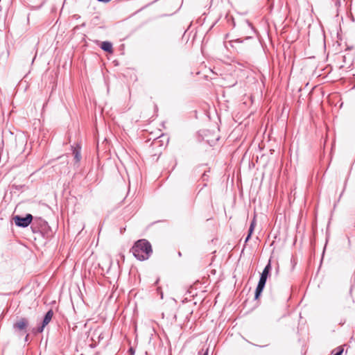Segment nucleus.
I'll use <instances>...</instances> for the list:
<instances>
[{"instance_id": "obj_27", "label": "nucleus", "mask_w": 355, "mask_h": 355, "mask_svg": "<svg viewBox=\"0 0 355 355\" xmlns=\"http://www.w3.org/2000/svg\"><path fill=\"white\" fill-rule=\"evenodd\" d=\"M207 354H208V352H207V350L205 353H203L202 355H207Z\"/></svg>"}, {"instance_id": "obj_18", "label": "nucleus", "mask_w": 355, "mask_h": 355, "mask_svg": "<svg viewBox=\"0 0 355 355\" xmlns=\"http://www.w3.org/2000/svg\"><path fill=\"white\" fill-rule=\"evenodd\" d=\"M346 58H346V56H345V55H343V62H346V61H347V59H346Z\"/></svg>"}, {"instance_id": "obj_24", "label": "nucleus", "mask_w": 355, "mask_h": 355, "mask_svg": "<svg viewBox=\"0 0 355 355\" xmlns=\"http://www.w3.org/2000/svg\"><path fill=\"white\" fill-rule=\"evenodd\" d=\"M48 300H49V297L46 295V300H45L46 303L47 302Z\"/></svg>"}, {"instance_id": "obj_26", "label": "nucleus", "mask_w": 355, "mask_h": 355, "mask_svg": "<svg viewBox=\"0 0 355 355\" xmlns=\"http://www.w3.org/2000/svg\"><path fill=\"white\" fill-rule=\"evenodd\" d=\"M53 306L51 307L48 311H53Z\"/></svg>"}, {"instance_id": "obj_11", "label": "nucleus", "mask_w": 355, "mask_h": 355, "mask_svg": "<svg viewBox=\"0 0 355 355\" xmlns=\"http://www.w3.org/2000/svg\"><path fill=\"white\" fill-rule=\"evenodd\" d=\"M73 153H74V158H75L76 161V162H79L80 160V158H81L80 152L76 150H75L73 151Z\"/></svg>"}, {"instance_id": "obj_9", "label": "nucleus", "mask_w": 355, "mask_h": 355, "mask_svg": "<svg viewBox=\"0 0 355 355\" xmlns=\"http://www.w3.org/2000/svg\"><path fill=\"white\" fill-rule=\"evenodd\" d=\"M254 226H255V220H253L251 223H250V227H249V230H248V235L249 236H252L253 232H254Z\"/></svg>"}, {"instance_id": "obj_4", "label": "nucleus", "mask_w": 355, "mask_h": 355, "mask_svg": "<svg viewBox=\"0 0 355 355\" xmlns=\"http://www.w3.org/2000/svg\"><path fill=\"white\" fill-rule=\"evenodd\" d=\"M28 320L26 318H21L13 324V328L16 330L23 331L28 327Z\"/></svg>"}, {"instance_id": "obj_19", "label": "nucleus", "mask_w": 355, "mask_h": 355, "mask_svg": "<svg viewBox=\"0 0 355 355\" xmlns=\"http://www.w3.org/2000/svg\"><path fill=\"white\" fill-rule=\"evenodd\" d=\"M100 338H103V336H102L101 333L98 334V340H100Z\"/></svg>"}, {"instance_id": "obj_5", "label": "nucleus", "mask_w": 355, "mask_h": 355, "mask_svg": "<svg viewBox=\"0 0 355 355\" xmlns=\"http://www.w3.org/2000/svg\"><path fill=\"white\" fill-rule=\"evenodd\" d=\"M101 48L107 53H112L113 51L112 44L108 41L103 42L101 44Z\"/></svg>"}, {"instance_id": "obj_1", "label": "nucleus", "mask_w": 355, "mask_h": 355, "mask_svg": "<svg viewBox=\"0 0 355 355\" xmlns=\"http://www.w3.org/2000/svg\"><path fill=\"white\" fill-rule=\"evenodd\" d=\"M135 257L139 261L147 260L153 252L150 242L146 239H140L136 241L130 249Z\"/></svg>"}, {"instance_id": "obj_3", "label": "nucleus", "mask_w": 355, "mask_h": 355, "mask_svg": "<svg viewBox=\"0 0 355 355\" xmlns=\"http://www.w3.org/2000/svg\"><path fill=\"white\" fill-rule=\"evenodd\" d=\"M271 271V263L270 261L267 263V265L265 266L264 269L263 270L262 272L261 273L259 282L263 283H266L268 277L270 276Z\"/></svg>"}, {"instance_id": "obj_29", "label": "nucleus", "mask_w": 355, "mask_h": 355, "mask_svg": "<svg viewBox=\"0 0 355 355\" xmlns=\"http://www.w3.org/2000/svg\"><path fill=\"white\" fill-rule=\"evenodd\" d=\"M130 352H132V354H134V352H132V349H130Z\"/></svg>"}, {"instance_id": "obj_20", "label": "nucleus", "mask_w": 355, "mask_h": 355, "mask_svg": "<svg viewBox=\"0 0 355 355\" xmlns=\"http://www.w3.org/2000/svg\"><path fill=\"white\" fill-rule=\"evenodd\" d=\"M100 338H103V336H102L101 333L98 334V340H100Z\"/></svg>"}, {"instance_id": "obj_10", "label": "nucleus", "mask_w": 355, "mask_h": 355, "mask_svg": "<svg viewBox=\"0 0 355 355\" xmlns=\"http://www.w3.org/2000/svg\"><path fill=\"white\" fill-rule=\"evenodd\" d=\"M53 312H46V325L51 321Z\"/></svg>"}, {"instance_id": "obj_13", "label": "nucleus", "mask_w": 355, "mask_h": 355, "mask_svg": "<svg viewBox=\"0 0 355 355\" xmlns=\"http://www.w3.org/2000/svg\"><path fill=\"white\" fill-rule=\"evenodd\" d=\"M202 181H207L208 175H207L206 172H204V173L202 174Z\"/></svg>"}, {"instance_id": "obj_22", "label": "nucleus", "mask_w": 355, "mask_h": 355, "mask_svg": "<svg viewBox=\"0 0 355 355\" xmlns=\"http://www.w3.org/2000/svg\"><path fill=\"white\" fill-rule=\"evenodd\" d=\"M159 281V279H157L156 280V282H155V285H157V284H158Z\"/></svg>"}, {"instance_id": "obj_23", "label": "nucleus", "mask_w": 355, "mask_h": 355, "mask_svg": "<svg viewBox=\"0 0 355 355\" xmlns=\"http://www.w3.org/2000/svg\"><path fill=\"white\" fill-rule=\"evenodd\" d=\"M45 224H46V227L48 226V223H47V222H46V221L45 222ZM46 234H47V231L46 230Z\"/></svg>"}, {"instance_id": "obj_6", "label": "nucleus", "mask_w": 355, "mask_h": 355, "mask_svg": "<svg viewBox=\"0 0 355 355\" xmlns=\"http://www.w3.org/2000/svg\"><path fill=\"white\" fill-rule=\"evenodd\" d=\"M266 286L265 283L261 282L259 281L257 286L255 290V294H254V298L258 299L259 297L261 295V293L263 292V290Z\"/></svg>"}, {"instance_id": "obj_30", "label": "nucleus", "mask_w": 355, "mask_h": 355, "mask_svg": "<svg viewBox=\"0 0 355 355\" xmlns=\"http://www.w3.org/2000/svg\"><path fill=\"white\" fill-rule=\"evenodd\" d=\"M130 352H132V354H134V352H132V349H130Z\"/></svg>"}, {"instance_id": "obj_8", "label": "nucleus", "mask_w": 355, "mask_h": 355, "mask_svg": "<svg viewBox=\"0 0 355 355\" xmlns=\"http://www.w3.org/2000/svg\"><path fill=\"white\" fill-rule=\"evenodd\" d=\"M343 347L342 346H340V347H336V349H334L332 352H331V354L333 355H342L343 352Z\"/></svg>"}, {"instance_id": "obj_14", "label": "nucleus", "mask_w": 355, "mask_h": 355, "mask_svg": "<svg viewBox=\"0 0 355 355\" xmlns=\"http://www.w3.org/2000/svg\"><path fill=\"white\" fill-rule=\"evenodd\" d=\"M157 292H158L159 293H160L161 298H163V293H162V291H161L160 288H157Z\"/></svg>"}, {"instance_id": "obj_21", "label": "nucleus", "mask_w": 355, "mask_h": 355, "mask_svg": "<svg viewBox=\"0 0 355 355\" xmlns=\"http://www.w3.org/2000/svg\"><path fill=\"white\" fill-rule=\"evenodd\" d=\"M28 334H27V335L26 336L25 341H28Z\"/></svg>"}, {"instance_id": "obj_25", "label": "nucleus", "mask_w": 355, "mask_h": 355, "mask_svg": "<svg viewBox=\"0 0 355 355\" xmlns=\"http://www.w3.org/2000/svg\"><path fill=\"white\" fill-rule=\"evenodd\" d=\"M51 303H52V304H55V300H52V301L51 302Z\"/></svg>"}, {"instance_id": "obj_28", "label": "nucleus", "mask_w": 355, "mask_h": 355, "mask_svg": "<svg viewBox=\"0 0 355 355\" xmlns=\"http://www.w3.org/2000/svg\"><path fill=\"white\" fill-rule=\"evenodd\" d=\"M250 38H251L250 37H247L245 39H246V40H249V39H250Z\"/></svg>"}, {"instance_id": "obj_12", "label": "nucleus", "mask_w": 355, "mask_h": 355, "mask_svg": "<svg viewBox=\"0 0 355 355\" xmlns=\"http://www.w3.org/2000/svg\"><path fill=\"white\" fill-rule=\"evenodd\" d=\"M334 4L335 6L337 8H339L341 6L342 1H345V0H331Z\"/></svg>"}, {"instance_id": "obj_31", "label": "nucleus", "mask_w": 355, "mask_h": 355, "mask_svg": "<svg viewBox=\"0 0 355 355\" xmlns=\"http://www.w3.org/2000/svg\"><path fill=\"white\" fill-rule=\"evenodd\" d=\"M44 108V104L42 105V110Z\"/></svg>"}, {"instance_id": "obj_15", "label": "nucleus", "mask_w": 355, "mask_h": 355, "mask_svg": "<svg viewBox=\"0 0 355 355\" xmlns=\"http://www.w3.org/2000/svg\"><path fill=\"white\" fill-rule=\"evenodd\" d=\"M250 238H251V236L247 235V236L245 239V243H246L250 240Z\"/></svg>"}, {"instance_id": "obj_17", "label": "nucleus", "mask_w": 355, "mask_h": 355, "mask_svg": "<svg viewBox=\"0 0 355 355\" xmlns=\"http://www.w3.org/2000/svg\"><path fill=\"white\" fill-rule=\"evenodd\" d=\"M233 42H242L243 40L241 39H240V38H238V39L234 40Z\"/></svg>"}, {"instance_id": "obj_16", "label": "nucleus", "mask_w": 355, "mask_h": 355, "mask_svg": "<svg viewBox=\"0 0 355 355\" xmlns=\"http://www.w3.org/2000/svg\"><path fill=\"white\" fill-rule=\"evenodd\" d=\"M97 1H99V2H103V3H108L111 0H97Z\"/></svg>"}, {"instance_id": "obj_2", "label": "nucleus", "mask_w": 355, "mask_h": 355, "mask_svg": "<svg viewBox=\"0 0 355 355\" xmlns=\"http://www.w3.org/2000/svg\"><path fill=\"white\" fill-rule=\"evenodd\" d=\"M33 220V223L32 225V229L33 232H40L42 234V228L43 225L44 224V220L42 218L35 217L33 218V216L30 214L26 215L25 217H22L20 216H15L14 217V221L17 226L21 227H28L31 221Z\"/></svg>"}, {"instance_id": "obj_7", "label": "nucleus", "mask_w": 355, "mask_h": 355, "mask_svg": "<svg viewBox=\"0 0 355 355\" xmlns=\"http://www.w3.org/2000/svg\"><path fill=\"white\" fill-rule=\"evenodd\" d=\"M44 329V318L41 322V325L39 327H37V329L33 328L32 331L34 334H36L37 333L42 332Z\"/></svg>"}]
</instances>
